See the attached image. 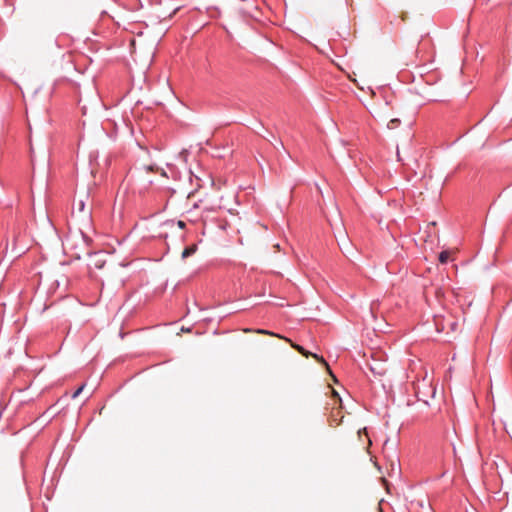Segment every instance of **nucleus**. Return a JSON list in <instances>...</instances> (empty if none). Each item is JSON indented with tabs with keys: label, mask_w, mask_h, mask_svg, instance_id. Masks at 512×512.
Listing matches in <instances>:
<instances>
[{
	"label": "nucleus",
	"mask_w": 512,
	"mask_h": 512,
	"mask_svg": "<svg viewBox=\"0 0 512 512\" xmlns=\"http://www.w3.org/2000/svg\"><path fill=\"white\" fill-rule=\"evenodd\" d=\"M106 263V260L100 252L90 253L89 254V263L88 267L90 269H102Z\"/></svg>",
	"instance_id": "nucleus-1"
},
{
	"label": "nucleus",
	"mask_w": 512,
	"mask_h": 512,
	"mask_svg": "<svg viewBox=\"0 0 512 512\" xmlns=\"http://www.w3.org/2000/svg\"><path fill=\"white\" fill-rule=\"evenodd\" d=\"M340 414V411H337V414L333 413L332 415H334V418H338V415Z\"/></svg>",
	"instance_id": "nucleus-12"
},
{
	"label": "nucleus",
	"mask_w": 512,
	"mask_h": 512,
	"mask_svg": "<svg viewBox=\"0 0 512 512\" xmlns=\"http://www.w3.org/2000/svg\"><path fill=\"white\" fill-rule=\"evenodd\" d=\"M77 205H78V210H79V211H83V210H84L85 203H84V201H83V200H79V202H78V204H77Z\"/></svg>",
	"instance_id": "nucleus-7"
},
{
	"label": "nucleus",
	"mask_w": 512,
	"mask_h": 512,
	"mask_svg": "<svg viewBox=\"0 0 512 512\" xmlns=\"http://www.w3.org/2000/svg\"><path fill=\"white\" fill-rule=\"evenodd\" d=\"M449 257H450V253L448 251H442L439 254V261H440V263L446 264L448 262V260H449Z\"/></svg>",
	"instance_id": "nucleus-3"
},
{
	"label": "nucleus",
	"mask_w": 512,
	"mask_h": 512,
	"mask_svg": "<svg viewBox=\"0 0 512 512\" xmlns=\"http://www.w3.org/2000/svg\"><path fill=\"white\" fill-rule=\"evenodd\" d=\"M341 422V420H337L336 418H334V415L331 416V423H335L336 425H339Z\"/></svg>",
	"instance_id": "nucleus-8"
},
{
	"label": "nucleus",
	"mask_w": 512,
	"mask_h": 512,
	"mask_svg": "<svg viewBox=\"0 0 512 512\" xmlns=\"http://www.w3.org/2000/svg\"><path fill=\"white\" fill-rule=\"evenodd\" d=\"M83 389H84V385H81L77 390H75V391L73 392V394H72V398H73V399L77 398V397L81 394V392H82V390H83Z\"/></svg>",
	"instance_id": "nucleus-5"
},
{
	"label": "nucleus",
	"mask_w": 512,
	"mask_h": 512,
	"mask_svg": "<svg viewBox=\"0 0 512 512\" xmlns=\"http://www.w3.org/2000/svg\"><path fill=\"white\" fill-rule=\"evenodd\" d=\"M363 436H365V438H368V432L366 428L359 429L358 431V437L361 441L364 440Z\"/></svg>",
	"instance_id": "nucleus-4"
},
{
	"label": "nucleus",
	"mask_w": 512,
	"mask_h": 512,
	"mask_svg": "<svg viewBox=\"0 0 512 512\" xmlns=\"http://www.w3.org/2000/svg\"><path fill=\"white\" fill-rule=\"evenodd\" d=\"M197 251V244H192L190 246H187L183 252H182V258L186 259L190 256H192Z\"/></svg>",
	"instance_id": "nucleus-2"
},
{
	"label": "nucleus",
	"mask_w": 512,
	"mask_h": 512,
	"mask_svg": "<svg viewBox=\"0 0 512 512\" xmlns=\"http://www.w3.org/2000/svg\"><path fill=\"white\" fill-rule=\"evenodd\" d=\"M257 332L261 333V334H271L269 331L263 330V329H259V330H257Z\"/></svg>",
	"instance_id": "nucleus-9"
},
{
	"label": "nucleus",
	"mask_w": 512,
	"mask_h": 512,
	"mask_svg": "<svg viewBox=\"0 0 512 512\" xmlns=\"http://www.w3.org/2000/svg\"><path fill=\"white\" fill-rule=\"evenodd\" d=\"M178 226L180 228H184L185 227V223L183 221H178Z\"/></svg>",
	"instance_id": "nucleus-11"
},
{
	"label": "nucleus",
	"mask_w": 512,
	"mask_h": 512,
	"mask_svg": "<svg viewBox=\"0 0 512 512\" xmlns=\"http://www.w3.org/2000/svg\"><path fill=\"white\" fill-rule=\"evenodd\" d=\"M367 439V449L372 445L371 439L368 437Z\"/></svg>",
	"instance_id": "nucleus-10"
},
{
	"label": "nucleus",
	"mask_w": 512,
	"mask_h": 512,
	"mask_svg": "<svg viewBox=\"0 0 512 512\" xmlns=\"http://www.w3.org/2000/svg\"><path fill=\"white\" fill-rule=\"evenodd\" d=\"M399 122H400L399 119H392L389 122L388 127L389 128H394V127H396L399 124Z\"/></svg>",
	"instance_id": "nucleus-6"
}]
</instances>
